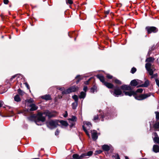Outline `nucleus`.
Returning <instances> with one entry per match:
<instances>
[{
    "label": "nucleus",
    "instance_id": "obj_1",
    "mask_svg": "<svg viewBox=\"0 0 159 159\" xmlns=\"http://www.w3.org/2000/svg\"><path fill=\"white\" fill-rule=\"evenodd\" d=\"M45 115L46 116H48L49 118H51L54 116V115L49 111L48 110H46L45 112L42 113H39L37 115V119L38 120L36 121V123L37 125H39L38 122L39 121H41L42 122H44L45 120V117L43 116Z\"/></svg>",
    "mask_w": 159,
    "mask_h": 159
},
{
    "label": "nucleus",
    "instance_id": "obj_2",
    "mask_svg": "<svg viewBox=\"0 0 159 159\" xmlns=\"http://www.w3.org/2000/svg\"><path fill=\"white\" fill-rule=\"evenodd\" d=\"M145 68L147 71L148 72L149 75L151 76V78H154L155 79H157V77L158 76L157 74V73L153 74V72L155 71L156 69L153 68L151 67V64L150 63H147L145 64Z\"/></svg>",
    "mask_w": 159,
    "mask_h": 159
},
{
    "label": "nucleus",
    "instance_id": "obj_3",
    "mask_svg": "<svg viewBox=\"0 0 159 159\" xmlns=\"http://www.w3.org/2000/svg\"><path fill=\"white\" fill-rule=\"evenodd\" d=\"M93 152L91 151L88 152L87 153H84L81 154L80 156L77 154H74L72 156L73 159H82V158L85 157L87 158L86 157H88L92 155Z\"/></svg>",
    "mask_w": 159,
    "mask_h": 159
},
{
    "label": "nucleus",
    "instance_id": "obj_4",
    "mask_svg": "<svg viewBox=\"0 0 159 159\" xmlns=\"http://www.w3.org/2000/svg\"><path fill=\"white\" fill-rule=\"evenodd\" d=\"M58 123L59 121L57 120H51L47 121L46 124L48 128L52 129L57 127Z\"/></svg>",
    "mask_w": 159,
    "mask_h": 159
},
{
    "label": "nucleus",
    "instance_id": "obj_5",
    "mask_svg": "<svg viewBox=\"0 0 159 159\" xmlns=\"http://www.w3.org/2000/svg\"><path fill=\"white\" fill-rule=\"evenodd\" d=\"M151 95H152L153 97L154 95L152 94H151V93H148L147 94H142L141 95H136V94H135L134 95V97L137 100H144L147 98L150 97Z\"/></svg>",
    "mask_w": 159,
    "mask_h": 159
},
{
    "label": "nucleus",
    "instance_id": "obj_6",
    "mask_svg": "<svg viewBox=\"0 0 159 159\" xmlns=\"http://www.w3.org/2000/svg\"><path fill=\"white\" fill-rule=\"evenodd\" d=\"M145 29L148 34H151L152 33H156L158 31V29L154 26H147Z\"/></svg>",
    "mask_w": 159,
    "mask_h": 159
},
{
    "label": "nucleus",
    "instance_id": "obj_7",
    "mask_svg": "<svg viewBox=\"0 0 159 159\" xmlns=\"http://www.w3.org/2000/svg\"><path fill=\"white\" fill-rule=\"evenodd\" d=\"M114 92L112 94L115 97H118L122 94V91L119 87L117 86L115 87L114 88Z\"/></svg>",
    "mask_w": 159,
    "mask_h": 159
},
{
    "label": "nucleus",
    "instance_id": "obj_8",
    "mask_svg": "<svg viewBox=\"0 0 159 159\" xmlns=\"http://www.w3.org/2000/svg\"><path fill=\"white\" fill-rule=\"evenodd\" d=\"M106 116H107V117L106 118V119H107V118L109 119V118L110 116L109 115H107H107L106 114L105 115V116L104 115L100 116V115L99 116H98V115H97L94 116V118L93 119V120L95 122H98L99 121V120H100L99 119V117H100V118L101 117V120L102 121H103V118L104 117H106Z\"/></svg>",
    "mask_w": 159,
    "mask_h": 159
},
{
    "label": "nucleus",
    "instance_id": "obj_9",
    "mask_svg": "<svg viewBox=\"0 0 159 159\" xmlns=\"http://www.w3.org/2000/svg\"><path fill=\"white\" fill-rule=\"evenodd\" d=\"M92 137L94 140H96L98 138L97 133L95 130H93L91 131Z\"/></svg>",
    "mask_w": 159,
    "mask_h": 159
},
{
    "label": "nucleus",
    "instance_id": "obj_10",
    "mask_svg": "<svg viewBox=\"0 0 159 159\" xmlns=\"http://www.w3.org/2000/svg\"><path fill=\"white\" fill-rule=\"evenodd\" d=\"M124 92L125 95L129 96H131L132 95L134 96V95L136 94V92L133 91H130L129 92L124 91Z\"/></svg>",
    "mask_w": 159,
    "mask_h": 159
},
{
    "label": "nucleus",
    "instance_id": "obj_11",
    "mask_svg": "<svg viewBox=\"0 0 159 159\" xmlns=\"http://www.w3.org/2000/svg\"><path fill=\"white\" fill-rule=\"evenodd\" d=\"M70 93L75 92L78 89V88L76 86H73L70 87L69 89Z\"/></svg>",
    "mask_w": 159,
    "mask_h": 159
},
{
    "label": "nucleus",
    "instance_id": "obj_12",
    "mask_svg": "<svg viewBox=\"0 0 159 159\" xmlns=\"http://www.w3.org/2000/svg\"><path fill=\"white\" fill-rule=\"evenodd\" d=\"M96 77L103 84L105 83L106 82L105 81V78L102 75H96Z\"/></svg>",
    "mask_w": 159,
    "mask_h": 159
},
{
    "label": "nucleus",
    "instance_id": "obj_13",
    "mask_svg": "<svg viewBox=\"0 0 159 159\" xmlns=\"http://www.w3.org/2000/svg\"><path fill=\"white\" fill-rule=\"evenodd\" d=\"M29 106L31 108L30 109V111H35L38 108V107L34 104H31Z\"/></svg>",
    "mask_w": 159,
    "mask_h": 159
},
{
    "label": "nucleus",
    "instance_id": "obj_14",
    "mask_svg": "<svg viewBox=\"0 0 159 159\" xmlns=\"http://www.w3.org/2000/svg\"><path fill=\"white\" fill-rule=\"evenodd\" d=\"M121 89L123 90H129L131 89L130 87L126 85H124L120 87Z\"/></svg>",
    "mask_w": 159,
    "mask_h": 159
},
{
    "label": "nucleus",
    "instance_id": "obj_15",
    "mask_svg": "<svg viewBox=\"0 0 159 159\" xmlns=\"http://www.w3.org/2000/svg\"><path fill=\"white\" fill-rule=\"evenodd\" d=\"M153 151L155 153L159 152V146L157 145H154L152 148Z\"/></svg>",
    "mask_w": 159,
    "mask_h": 159
},
{
    "label": "nucleus",
    "instance_id": "obj_16",
    "mask_svg": "<svg viewBox=\"0 0 159 159\" xmlns=\"http://www.w3.org/2000/svg\"><path fill=\"white\" fill-rule=\"evenodd\" d=\"M41 98L46 101L51 100V97L50 95L49 94H46L45 95L42 96H41Z\"/></svg>",
    "mask_w": 159,
    "mask_h": 159
},
{
    "label": "nucleus",
    "instance_id": "obj_17",
    "mask_svg": "<svg viewBox=\"0 0 159 159\" xmlns=\"http://www.w3.org/2000/svg\"><path fill=\"white\" fill-rule=\"evenodd\" d=\"M149 84V81L148 80H146L143 84H142L138 86L139 87H146L148 86Z\"/></svg>",
    "mask_w": 159,
    "mask_h": 159
},
{
    "label": "nucleus",
    "instance_id": "obj_18",
    "mask_svg": "<svg viewBox=\"0 0 159 159\" xmlns=\"http://www.w3.org/2000/svg\"><path fill=\"white\" fill-rule=\"evenodd\" d=\"M104 85L109 89L112 88L114 87V85L113 84L106 82L104 83Z\"/></svg>",
    "mask_w": 159,
    "mask_h": 159
},
{
    "label": "nucleus",
    "instance_id": "obj_19",
    "mask_svg": "<svg viewBox=\"0 0 159 159\" xmlns=\"http://www.w3.org/2000/svg\"><path fill=\"white\" fill-rule=\"evenodd\" d=\"M154 134L156 137L154 138V141L155 143H157L159 144V138L158 137V135L156 133H155Z\"/></svg>",
    "mask_w": 159,
    "mask_h": 159
},
{
    "label": "nucleus",
    "instance_id": "obj_20",
    "mask_svg": "<svg viewBox=\"0 0 159 159\" xmlns=\"http://www.w3.org/2000/svg\"><path fill=\"white\" fill-rule=\"evenodd\" d=\"M102 149L105 151H108L110 149V147L107 145L105 144L102 147Z\"/></svg>",
    "mask_w": 159,
    "mask_h": 159
},
{
    "label": "nucleus",
    "instance_id": "obj_21",
    "mask_svg": "<svg viewBox=\"0 0 159 159\" xmlns=\"http://www.w3.org/2000/svg\"><path fill=\"white\" fill-rule=\"evenodd\" d=\"M130 84L131 86H135L138 85V82L137 80H134L130 82Z\"/></svg>",
    "mask_w": 159,
    "mask_h": 159
},
{
    "label": "nucleus",
    "instance_id": "obj_22",
    "mask_svg": "<svg viewBox=\"0 0 159 159\" xmlns=\"http://www.w3.org/2000/svg\"><path fill=\"white\" fill-rule=\"evenodd\" d=\"M86 96V93L84 92H81L80 93L79 97L80 98H84Z\"/></svg>",
    "mask_w": 159,
    "mask_h": 159
},
{
    "label": "nucleus",
    "instance_id": "obj_23",
    "mask_svg": "<svg viewBox=\"0 0 159 159\" xmlns=\"http://www.w3.org/2000/svg\"><path fill=\"white\" fill-rule=\"evenodd\" d=\"M59 122L62 125H63L65 126H67L68 125V124L66 121L61 120L60 121H59Z\"/></svg>",
    "mask_w": 159,
    "mask_h": 159
},
{
    "label": "nucleus",
    "instance_id": "obj_24",
    "mask_svg": "<svg viewBox=\"0 0 159 159\" xmlns=\"http://www.w3.org/2000/svg\"><path fill=\"white\" fill-rule=\"evenodd\" d=\"M97 87L95 86H93L91 89V92L94 93L95 92H96L97 91Z\"/></svg>",
    "mask_w": 159,
    "mask_h": 159
},
{
    "label": "nucleus",
    "instance_id": "obj_25",
    "mask_svg": "<svg viewBox=\"0 0 159 159\" xmlns=\"http://www.w3.org/2000/svg\"><path fill=\"white\" fill-rule=\"evenodd\" d=\"M14 100L17 102H20V98L19 96L17 94L16 95L14 98Z\"/></svg>",
    "mask_w": 159,
    "mask_h": 159
},
{
    "label": "nucleus",
    "instance_id": "obj_26",
    "mask_svg": "<svg viewBox=\"0 0 159 159\" xmlns=\"http://www.w3.org/2000/svg\"><path fill=\"white\" fill-rule=\"evenodd\" d=\"M154 60V59L152 58L151 57H149V58H148L146 60V61L148 62V63H149V62H152ZM148 63V62L147 63Z\"/></svg>",
    "mask_w": 159,
    "mask_h": 159
},
{
    "label": "nucleus",
    "instance_id": "obj_27",
    "mask_svg": "<svg viewBox=\"0 0 159 159\" xmlns=\"http://www.w3.org/2000/svg\"><path fill=\"white\" fill-rule=\"evenodd\" d=\"M84 124H86L87 126L89 127V129H90L91 128L92 125L90 122L88 121H85L84 122Z\"/></svg>",
    "mask_w": 159,
    "mask_h": 159
},
{
    "label": "nucleus",
    "instance_id": "obj_28",
    "mask_svg": "<svg viewBox=\"0 0 159 159\" xmlns=\"http://www.w3.org/2000/svg\"><path fill=\"white\" fill-rule=\"evenodd\" d=\"M78 105V102H75L72 104V107L73 109H75Z\"/></svg>",
    "mask_w": 159,
    "mask_h": 159
},
{
    "label": "nucleus",
    "instance_id": "obj_29",
    "mask_svg": "<svg viewBox=\"0 0 159 159\" xmlns=\"http://www.w3.org/2000/svg\"><path fill=\"white\" fill-rule=\"evenodd\" d=\"M75 79H78L76 81V83L77 84H78L80 81V80L82 79L80 78V75H77L75 77Z\"/></svg>",
    "mask_w": 159,
    "mask_h": 159
},
{
    "label": "nucleus",
    "instance_id": "obj_30",
    "mask_svg": "<svg viewBox=\"0 0 159 159\" xmlns=\"http://www.w3.org/2000/svg\"><path fill=\"white\" fill-rule=\"evenodd\" d=\"M61 93L62 94H66L70 93L68 89L66 90H62Z\"/></svg>",
    "mask_w": 159,
    "mask_h": 159
},
{
    "label": "nucleus",
    "instance_id": "obj_31",
    "mask_svg": "<svg viewBox=\"0 0 159 159\" xmlns=\"http://www.w3.org/2000/svg\"><path fill=\"white\" fill-rule=\"evenodd\" d=\"M17 92L18 93L21 95H23L25 93L22 90L20 89L18 90Z\"/></svg>",
    "mask_w": 159,
    "mask_h": 159
},
{
    "label": "nucleus",
    "instance_id": "obj_32",
    "mask_svg": "<svg viewBox=\"0 0 159 159\" xmlns=\"http://www.w3.org/2000/svg\"><path fill=\"white\" fill-rule=\"evenodd\" d=\"M154 128L155 129H158L159 128V122L155 123L153 125Z\"/></svg>",
    "mask_w": 159,
    "mask_h": 159
},
{
    "label": "nucleus",
    "instance_id": "obj_33",
    "mask_svg": "<svg viewBox=\"0 0 159 159\" xmlns=\"http://www.w3.org/2000/svg\"><path fill=\"white\" fill-rule=\"evenodd\" d=\"M82 128L83 130L85 131L86 134L89 136L90 135L88 133L87 130L86 129V128L85 127L84 125H83Z\"/></svg>",
    "mask_w": 159,
    "mask_h": 159
},
{
    "label": "nucleus",
    "instance_id": "obj_34",
    "mask_svg": "<svg viewBox=\"0 0 159 159\" xmlns=\"http://www.w3.org/2000/svg\"><path fill=\"white\" fill-rule=\"evenodd\" d=\"M73 98L75 100V102H78V96L76 95H74L72 96Z\"/></svg>",
    "mask_w": 159,
    "mask_h": 159
},
{
    "label": "nucleus",
    "instance_id": "obj_35",
    "mask_svg": "<svg viewBox=\"0 0 159 159\" xmlns=\"http://www.w3.org/2000/svg\"><path fill=\"white\" fill-rule=\"evenodd\" d=\"M136 71V69L135 67H133L131 70V72L132 73H134Z\"/></svg>",
    "mask_w": 159,
    "mask_h": 159
},
{
    "label": "nucleus",
    "instance_id": "obj_36",
    "mask_svg": "<svg viewBox=\"0 0 159 159\" xmlns=\"http://www.w3.org/2000/svg\"><path fill=\"white\" fill-rule=\"evenodd\" d=\"M66 2L67 4H72L73 3L72 0H66Z\"/></svg>",
    "mask_w": 159,
    "mask_h": 159
},
{
    "label": "nucleus",
    "instance_id": "obj_37",
    "mask_svg": "<svg viewBox=\"0 0 159 159\" xmlns=\"http://www.w3.org/2000/svg\"><path fill=\"white\" fill-rule=\"evenodd\" d=\"M69 120L72 121H75L76 120V118L75 116H72L71 119H69Z\"/></svg>",
    "mask_w": 159,
    "mask_h": 159
},
{
    "label": "nucleus",
    "instance_id": "obj_38",
    "mask_svg": "<svg viewBox=\"0 0 159 159\" xmlns=\"http://www.w3.org/2000/svg\"><path fill=\"white\" fill-rule=\"evenodd\" d=\"M115 82L116 83L120 84H121V82L118 79H115Z\"/></svg>",
    "mask_w": 159,
    "mask_h": 159
},
{
    "label": "nucleus",
    "instance_id": "obj_39",
    "mask_svg": "<svg viewBox=\"0 0 159 159\" xmlns=\"http://www.w3.org/2000/svg\"><path fill=\"white\" fill-rule=\"evenodd\" d=\"M143 91V89H138L136 92V94L137 93H142Z\"/></svg>",
    "mask_w": 159,
    "mask_h": 159
},
{
    "label": "nucleus",
    "instance_id": "obj_40",
    "mask_svg": "<svg viewBox=\"0 0 159 159\" xmlns=\"http://www.w3.org/2000/svg\"><path fill=\"white\" fill-rule=\"evenodd\" d=\"M155 113L156 114V118L157 119L159 120V112L155 111Z\"/></svg>",
    "mask_w": 159,
    "mask_h": 159
},
{
    "label": "nucleus",
    "instance_id": "obj_41",
    "mask_svg": "<svg viewBox=\"0 0 159 159\" xmlns=\"http://www.w3.org/2000/svg\"><path fill=\"white\" fill-rule=\"evenodd\" d=\"M27 102L29 103H33L34 102V100L32 98H30L27 100Z\"/></svg>",
    "mask_w": 159,
    "mask_h": 159
},
{
    "label": "nucleus",
    "instance_id": "obj_42",
    "mask_svg": "<svg viewBox=\"0 0 159 159\" xmlns=\"http://www.w3.org/2000/svg\"><path fill=\"white\" fill-rule=\"evenodd\" d=\"M155 81L157 85L159 87V80L157 79H156Z\"/></svg>",
    "mask_w": 159,
    "mask_h": 159
},
{
    "label": "nucleus",
    "instance_id": "obj_43",
    "mask_svg": "<svg viewBox=\"0 0 159 159\" xmlns=\"http://www.w3.org/2000/svg\"><path fill=\"white\" fill-rule=\"evenodd\" d=\"M59 131L58 129H57L55 132V135L56 136L58 135L59 134Z\"/></svg>",
    "mask_w": 159,
    "mask_h": 159
},
{
    "label": "nucleus",
    "instance_id": "obj_44",
    "mask_svg": "<svg viewBox=\"0 0 159 159\" xmlns=\"http://www.w3.org/2000/svg\"><path fill=\"white\" fill-rule=\"evenodd\" d=\"M137 80V82H138V85L139 84H142L143 83V82L141 80Z\"/></svg>",
    "mask_w": 159,
    "mask_h": 159
},
{
    "label": "nucleus",
    "instance_id": "obj_45",
    "mask_svg": "<svg viewBox=\"0 0 159 159\" xmlns=\"http://www.w3.org/2000/svg\"><path fill=\"white\" fill-rule=\"evenodd\" d=\"M91 78L89 79V80L87 81H86L84 82V84H86V85H87V84H89V82L90 81V80H91Z\"/></svg>",
    "mask_w": 159,
    "mask_h": 159
},
{
    "label": "nucleus",
    "instance_id": "obj_46",
    "mask_svg": "<svg viewBox=\"0 0 159 159\" xmlns=\"http://www.w3.org/2000/svg\"><path fill=\"white\" fill-rule=\"evenodd\" d=\"M107 77L108 79H111L112 77V76H111L109 74H107Z\"/></svg>",
    "mask_w": 159,
    "mask_h": 159
},
{
    "label": "nucleus",
    "instance_id": "obj_47",
    "mask_svg": "<svg viewBox=\"0 0 159 159\" xmlns=\"http://www.w3.org/2000/svg\"><path fill=\"white\" fill-rule=\"evenodd\" d=\"M57 89L59 90L62 91L65 89V88L64 87H58Z\"/></svg>",
    "mask_w": 159,
    "mask_h": 159
},
{
    "label": "nucleus",
    "instance_id": "obj_48",
    "mask_svg": "<svg viewBox=\"0 0 159 159\" xmlns=\"http://www.w3.org/2000/svg\"><path fill=\"white\" fill-rule=\"evenodd\" d=\"M3 2L5 4H7L9 2V1L8 0H3Z\"/></svg>",
    "mask_w": 159,
    "mask_h": 159
},
{
    "label": "nucleus",
    "instance_id": "obj_49",
    "mask_svg": "<svg viewBox=\"0 0 159 159\" xmlns=\"http://www.w3.org/2000/svg\"><path fill=\"white\" fill-rule=\"evenodd\" d=\"M16 75H15L12 76L10 79V81H11L13 79H14L16 77Z\"/></svg>",
    "mask_w": 159,
    "mask_h": 159
},
{
    "label": "nucleus",
    "instance_id": "obj_50",
    "mask_svg": "<svg viewBox=\"0 0 159 159\" xmlns=\"http://www.w3.org/2000/svg\"><path fill=\"white\" fill-rule=\"evenodd\" d=\"M87 89L88 88L87 86H84L83 90L85 92L87 91Z\"/></svg>",
    "mask_w": 159,
    "mask_h": 159
},
{
    "label": "nucleus",
    "instance_id": "obj_51",
    "mask_svg": "<svg viewBox=\"0 0 159 159\" xmlns=\"http://www.w3.org/2000/svg\"><path fill=\"white\" fill-rule=\"evenodd\" d=\"M110 12V10H108L107 11H105V14H109Z\"/></svg>",
    "mask_w": 159,
    "mask_h": 159
},
{
    "label": "nucleus",
    "instance_id": "obj_52",
    "mask_svg": "<svg viewBox=\"0 0 159 159\" xmlns=\"http://www.w3.org/2000/svg\"><path fill=\"white\" fill-rule=\"evenodd\" d=\"M68 113L67 111H65V113L64 115V117H66L67 116Z\"/></svg>",
    "mask_w": 159,
    "mask_h": 159
},
{
    "label": "nucleus",
    "instance_id": "obj_53",
    "mask_svg": "<svg viewBox=\"0 0 159 159\" xmlns=\"http://www.w3.org/2000/svg\"><path fill=\"white\" fill-rule=\"evenodd\" d=\"M102 152L101 150H98L96 151V152L97 154H100Z\"/></svg>",
    "mask_w": 159,
    "mask_h": 159
},
{
    "label": "nucleus",
    "instance_id": "obj_54",
    "mask_svg": "<svg viewBox=\"0 0 159 159\" xmlns=\"http://www.w3.org/2000/svg\"><path fill=\"white\" fill-rule=\"evenodd\" d=\"M116 159H120V157L119 155L118 154H117L116 155Z\"/></svg>",
    "mask_w": 159,
    "mask_h": 159
},
{
    "label": "nucleus",
    "instance_id": "obj_55",
    "mask_svg": "<svg viewBox=\"0 0 159 159\" xmlns=\"http://www.w3.org/2000/svg\"><path fill=\"white\" fill-rule=\"evenodd\" d=\"M25 86H26V87H27V88L28 89H29V85L27 83H25Z\"/></svg>",
    "mask_w": 159,
    "mask_h": 159
},
{
    "label": "nucleus",
    "instance_id": "obj_56",
    "mask_svg": "<svg viewBox=\"0 0 159 159\" xmlns=\"http://www.w3.org/2000/svg\"><path fill=\"white\" fill-rule=\"evenodd\" d=\"M3 105V102H0V107H1Z\"/></svg>",
    "mask_w": 159,
    "mask_h": 159
},
{
    "label": "nucleus",
    "instance_id": "obj_57",
    "mask_svg": "<svg viewBox=\"0 0 159 159\" xmlns=\"http://www.w3.org/2000/svg\"><path fill=\"white\" fill-rule=\"evenodd\" d=\"M125 159H129L128 157L127 156H125Z\"/></svg>",
    "mask_w": 159,
    "mask_h": 159
},
{
    "label": "nucleus",
    "instance_id": "obj_58",
    "mask_svg": "<svg viewBox=\"0 0 159 159\" xmlns=\"http://www.w3.org/2000/svg\"><path fill=\"white\" fill-rule=\"evenodd\" d=\"M11 112L12 115H14V114L13 111H11Z\"/></svg>",
    "mask_w": 159,
    "mask_h": 159
},
{
    "label": "nucleus",
    "instance_id": "obj_59",
    "mask_svg": "<svg viewBox=\"0 0 159 159\" xmlns=\"http://www.w3.org/2000/svg\"><path fill=\"white\" fill-rule=\"evenodd\" d=\"M107 14H105V16H104V17H107Z\"/></svg>",
    "mask_w": 159,
    "mask_h": 159
},
{
    "label": "nucleus",
    "instance_id": "obj_60",
    "mask_svg": "<svg viewBox=\"0 0 159 159\" xmlns=\"http://www.w3.org/2000/svg\"><path fill=\"white\" fill-rule=\"evenodd\" d=\"M32 159H39V158H33Z\"/></svg>",
    "mask_w": 159,
    "mask_h": 159
},
{
    "label": "nucleus",
    "instance_id": "obj_61",
    "mask_svg": "<svg viewBox=\"0 0 159 159\" xmlns=\"http://www.w3.org/2000/svg\"><path fill=\"white\" fill-rule=\"evenodd\" d=\"M140 159H147L146 158H141Z\"/></svg>",
    "mask_w": 159,
    "mask_h": 159
},
{
    "label": "nucleus",
    "instance_id": "obj_62",
    "mask_svg": "<svg viewBox=\"0 0 159 159\" xmlns=\"http://www.w3.org/2000/svg\"><path fill=\"white\" fill-rule=\"evenodd\" d=\"M73 125H74V124H73L72 123V125L71 126H73Z\"/></svg>",
    "mask_w": 159,
    "mask_h": 159
},
{
    "label": "nucleus",
    "instance_id": "obj_63",
    "mask_svg": "<svg viewBox=\"0 0 159 159\" xmlns=\"http://www.w3.org/2000/svg\"><path fill=\"white\" fill-rule=\"evenodd\" d=\"M73 159V158H72H72H71V159Z\"/></svg>",
    "mask_w": 159,
    "mask_h": 159
}]
</instances>
